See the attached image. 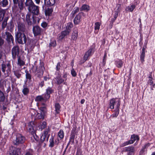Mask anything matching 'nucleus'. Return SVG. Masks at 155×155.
<instances>
[{"instance_id":"obj_4","label":"nucleus","mask_w":155,"mask_h":155,"mask_svg":"<svg viewBox=\"0 0 155 155\" xmlns=\"http://www.w3.org/2000/svg\"><path fill=\"white\" fill-rule=\"evenodd\" d=\"M44 63L40 62L38 67L36 68V71L35 75L39 78H41L43 75L44 71L45 70Z\"/></svg>"},{"instance_id":"obj_62","label":"nucleus","mask_w":155,"mask_h":155,"mask_svg":"<svg viewBox=\"0 0 155 155\" xmlns=\"http://www.w3.org/2000/svg\"><path fill=\"white\" fill-rule=\"evenodd\" d=\"M33 137L35 139V140L37 141L38 140V137L36 135V134H35V135L34 134L32 135Z\"/></svg>"},{"instance_id":"obj_7","label":"nucleus","mask_w":155,"mask_h":155,"mask_svg":"<svg viewBox=\"0 0 155 155\" xmlns=\"http://www.w3.org/2000/svg\"><path fill=\"white\" fill-rule=\"evenodd\" d=\"M2 37L3 38H5L6 41L9 44H10L11 43H13L14 38L9 32L6 31L5 33H3L2 34Z\"/></svg>"},{"instance_id":"obj_42","label":"nucleus","mask_w":155,"mask_h":155,"mask_svg":"<svg viewBox=\"0 0 155 155\" xmlns=\"http://www.w3.org/2000/svg\"><path fill=\"white\" fill-rule=\"evenodd\" d=\"M25 73H26V78L27 79L31 80V76L30 74L27 70H25Z\"/></svg>"},{"instance_id":"obj_17","label":"nucleus","mask_w":155,"mask_h":155,"mask_svg":"<svg viewBox=\"0 0 155 155\" xmlns=\"http://www.w3.org/2000/svg\"><path fill=\"white\" fill-rule=\"evenodd\" d=\"M82 14L81 13H79L74 18V23L75 25L79 24L81 20Z\"/></svg>"},{"instance_id":"obj_50","label":"nucleus","mask_w":155,"mask_h":155,"mask_svg":"<svg viewBox=\"0 0 155 155\" xmlns=\"http://www.w3.org/2000/svg\"><path fill=\"white\" fill-rule=\"evenodd\" d=\"M53 92V91L52 89L50 87H48V88L46 89V93L49 95L52 93Z\"/></svg>"},{"instance_id":"obj_38","label":"nucleus","mask_w":155,"mask_h":155,"mask_svg":"<svg viewBox=\"0 0 155 155\" xmlns=\"http://www.w3.org/2000/svg\"><path fill=\"white\" fill-rule=\"evenodd\" d=\"M91 66H92V64L90 63H88L87 65V67H88V69L90 71V73L87 74V75H86L87 77L90 76L92 74V71H91L92 69L91 68Z\"/></svg>"},{"instance_id":"obj_51","label":"nucleus","mask_w":155,"mask_h":155,"mask_svg":"<svg viewBox=\"0 0 155 155\" xmlns=\"http://www.w3.org/2000/svg\"><path fill=\"white\" fill-rule=\"evenodd\" d=\"M79 10V8L76 7L74 8V10L72 12L73 15H75L76 13L78 12Z\"/></svg>"},{"instance_id":"obj_25","label":"nucleus","mask_w":155,"mask_h":155,"mask_svg":"<svg viewBox=\"0 0 155 155\" xmlns=\"http://www.w3.org/2000/svg\"><path fill=\"white\" fill-rule=\"evenodd\" d=\"M8 0H2L0 1V5L1 7H5L8 5Z\"/></svg>"},{"instance_id":"obj_27","label":"nucleus","mask_w":155,"mask_h":155,"mask_svg":"<svg viewBox=\"0 0 155 155\" xmlns=\"http://www.w3.org/2000/svg\"><path fill=\"white\" fill-rule=\"evenodd\" d=\"M8 19V17H5L2 24V29H4L6 27L7 25V21Z\"/></svg>"},{"instance_id":"obj_20","label":"nucleus","mask_w":155,"mask_h":155,"mask_svg":"<svg viewBox=\"0 0 155 155\" xmlns=\"http://www.w3.org/2000/svg\"><path fill=\"white\" fill-rule=\"evenodd\" d=\"M45 4L49 6H51L55 4V0H44Z\"/></svg>"},{"instance_id":"obj_5","label":"nucleus","mask_w":155,"mask_h":155,"mask_svg":"<svg viewBox=\"0 0 155 155\" xmlns=\"http://www.w3.org/2000/svg\"><path fill=\"white\" fill-rule=\"evenodd\" d=\"M43 129H44V133L41 137V142H43L44 141H48V138L50 136V129L48 127H44Z\"/></svg>"},{"instance_id":"obj_24","label":"nucleus","mask_w":155,"mask_h":155,"mask_svg":"<svg viewBox=\"0 0 155 155\" xmlns=\"http://www.w3.org/2000/svg\"><path fill=\"white\" fill-rule=\"evenodd\" d=\"M57 84L60 85L64 82V79H63L60 76H58L55 78Z\"/></svg>"},{"instance_id":"obj_47","label":"nucleus","mask_w":155,"mask_h":155,"mask_svg":"<svg viewBox=\"0 0 155 155\" xmlns=\"http://www.w3.org/2000/svg\"><path fill=\"white\" fill-rule=\"evenodd\" d=\"M59 137L61 139L63 138L64 137V132L62 130H60L58 134Z\"/></svg>"},{"instance_id":"obj_58","label":"nucleus","mask_w":155,"mask_h":155,"mask_svg":"<svg viewBox=\"0 0 155 155\" xmlns=\"http://www.w3.org/2000/svg\"><path fill=\"white\" fill-rule=\"evenodd\" d=\"M4 41L0 37V47L2 46L4 43Z\"/></svg>"},{"instance_id":"obj_60","label":"nucleus","mask_w":155,"mask_h":155,"mask_svg":"<svg viewBox=\"0 0 155 155\" xmlns=\"http://www.w3.org/2000/svg\"><path fill=\"white\" fill-rule=\"evenodd\" d=\"M35 17L36 18V22H37L38 23H39L40 20L41 19V17L39 16V17H37L35 16Z\"/></svg>"},{"instance_id":"obj_64","label":"nucleus","mask_w":155,"mask_h":155,"mask_svg":"<svg viewBox=\"0 0 155 155\" xmlns=\"http://www.w3.org/2000/svg\"><path fill=\"white\" fill-rule=\"evenodd\" d=\"M59 139L58 138H57L55 140V144L56 145H58L59 143Z\"/></svg>"},{"instance_id":"obj_1","label":"nucleus","mask_w":155,"mask_h":155,"mask_svg":"<svg viewBox=\"0 0 155 155\" xmlns=\"http://www.w3.org/2000/svg\"><path fill=\"white\" fill-rule=\"evenodd\" d=\"M1 70L4 74V76L6 78L9 76L11 71V66L9 63H3L1 65Z\"/></svg>"},{"instance_id":"obj_18","label":"nucleus","mask_w":155,"mask_h":155,"mask_svg":"<svg viewBox=\"0 0 155 155\" xmlns=\"http://www.w3.org/2000/svg\"><path fill=\"white\" fill-rule=\"evenodd\" d=\"M36 130L37 127H29L28 129V131L32 135H35Z\"/></svg>"},{"instance_id":"obj_46","label":"nucleus","mask_w":155,"mask_h":155,"mask_svg":"<svg viewBox=\"0 0 155 155\" xmlns=\"http://www.w3.org/2000/svg\"><path fill=\"white\" fill-rule=\"evenodd\" d=\"M52 12V10L51 9L49 8H48L47 9L45 10V13L46 15H49Z\"/></svg>"},{"instance_id":"obj_11","label":"nucleus","mask_w":155,"mask_h":155,"mask_svg":"<svg viewBox=\"0 0 155 155\" xmlns=\"http://www.w3.org/2000/svg\"><path fill=\"white\" fill-rule=\"evenodd\" d=\"M29 11L32 13L34 15H38L39 13V7L34 4L28 8Z\"/></svg>"},{"instance_id":"obj_34","label":"nucleus","mask_w":155,"mask_h":155,"mask_svg":"<svg viewBox=\"0 0 155 155\" xmlns=\"http://www.w3.org/2000/svg\"><path fill=\"white\" fill-rule=\"evenodd\" d=\"M131 140H132L133 142V143L136 140L138 141L139 140V138L138 136L137 135H135V134H133L131 136Z\"/></svg>"},{"instance_id":"obj_41","label":"nucleus","mask_w":155,"mask_h":155,"mask_svg":"<svg viewBox=\"0 0 155 155\" xmlns=\"http://www.w3.org/2000/svg\"><path fill=\"white\" fill-rule=\"evenodd\" d=\"M145 57V53L142 52L140 55V59L141 62H143L144 61V58Z\"/></svg>"},{"instance_id":"obj_15","label":"nucleus","mask_w":155,"mask_h":155,"mask_svg":"<svg viewBox=\"0 0 155 155\" xmlns=\"http://www.w3.org/2000/svg\"><path fill=\"white\" fill-rule=\"evenodd\" d=\"M13 2L15 6L18 4V7L20 10H22L23 8V3L22 0H13Z\"/></svg>"},{"instance_id":"obj_53","label":"nucleus","mask_w":155,"mask_h":155,"mask_svg":"<svg viewBox=\"0 0 155 155\" xmlns=\"http://www.w3.org/2000/svg\"><path fill=\"white\" fill-rule=\"evenodd\" d=\"M10 28L11 29H12L14 27V25L12 20H11L10 23L8 24Z\"/></svg>"},{"instance_id":"obj_28","label":"nucleus","mask_w":155,"mask_h":155,"mask_svg":"<svg viewBox=\"0 0 155 155\" xmlns=\"http://www.w3.org/2000/svg\"><path fill=\"white\" fill-rule=\"evenodd\" d=\"M78 36V32L77 29H75L72 34L71 38L73 40H76Z\"/></svg>"},{"instance_id":"obj_48","label":"nucleus","mask_w":155,"mask_h":155,"mask_svg":"<svg viewBox=\"0 0 155 155\" xmlns=\"http://www.w3.org/2000/svg\"><path fill=\"white\" fill-rule=\"evenodd\" d=\"M25 155H34V152L33 150L30 149L26 151Z\"/></svg>"},{"instance_id":"obj_13","label":"nucleus","mask_w":155,"mask_h":155,"mask_svg":"<svg viewBox=\"0 0 155 155\" xmlns=\"http://www.w3.org/2000/svg\"><path fill=\"white\" fill-rule=\"evenodd\" d=\"M124 151L127 152V155H134L135 153V148L132 146H130L125 147Z\"/></svg>"},{"instance_id":"obj_44","label":"nucleus","mask_w":155,"mask_h":155,"mask_svg":"<svg viewBox=\"0 0 155 155\" xmlns=\"http://www.w3.org/2000/svg\"><path fill=\"white\" fill-rule=\"evenodd\" d=\"M56 42L55 40H51L49 45V47H54L56 46Z\"/></svg>"},{"instance_id":"obj_8","label":"nucleus","mask_w":155,"mask_h":155,"mask_svg":"<svg viewBox=\"0 0 155 155\" xmlns=\"http://www.w3.org/2000/svg\"><path fill=\"white\" fill-rule=\"evenodd\" d=\"M42 104L44 106L40 108V110L41 111L40 112V113H37L35 116V119H39L43 118L46 112V106L44 105V103H42Z\"/></svg>"},{"instance_id":"obj_49","label":"nucleus","mask_w":155,"mask_h":155,"mask_svg":"<svg viewBox=\"0 0 155 155\" xmlns=\"http://www.w3.org/2000/svg\"><path fill=\"white\" fill-rule=\"evenodd\" d=\"M118 13H119L117 12H115V14L114 15V18H112L111 21L113 22H114L115 20L116 19L118 16Z\"/></svg>"},{"instance_id":"obj_12","label":"nucleus","mask_w":155,"mask_h":155,"mask_svg":"<svg viewBox=\"0 0 155 155\" xmlns=\"http://www.w3.org/2000/svg\"><path fill=\"white\" fill-rule=\"evenodd\" d=\"M32 30L35 36L41 35L43 31L42 29L38 26H34Z\"/></svg>"},{"instance_id":"obj_43","label":"nucleus","mask_w":155,"mask_h":155,"mask_svg":"<svg viewBox=\"0 0 155 155\" xmlns=\"http://www.w3.org/2000/svg\"><path fill=\"white\" fill-rule=\"evenodd\" d=\"M132 143H133V142L132 141V140H130L124 142L122 144L121 146L122 147H124L128 144H130Z\"/></svg>"},{"instance_id":"obj_30","label":"nucleus","mask_w":155,"mask_h":155,"mask_svg":"<svg viewBox=\"0 0 155 155\" xmlns=\"http://www.w3.org/2000/svg\"><path fill=\"white\" fill-rule=\"evenodd\" d=\"M50 144L49 147H54L55 144V142L54 141V137L53 136H51L49 140Z\"/></svg>"},{"instance_id":"obj_52","label":"nucleus","mask_w":155,"mask_h":155,"mask_svg":"<svg viewBox=\"0 0 155 155\" xmlns=\"http://www.w3.org/2000/svg\"><path fill=\"white\" fill-rule=\"evenodd\" d=\"M120 7L121 5L120 4H117L116 6V10L115 12H117L119 13L120 11Z\"/></svg>"},{"instance_id":"obj_61","label":"nucleus","mask_w":155,"mask_h":155,"mask_svg":"<svg viewBox=\"0 0 155 155\" xmlns=\"http://www.w3.org/2000/svg\"><path fill=\"white\" fill-rule=\"evenodd\" d=\"M34 125H35V122L33 121H31L28 124V126H33Z\"/></svg>"},{"instance_id":"obj_36","label":"nucleus","mask_w":155,"mask_h":155,"mask_svg":"<svg viewBox=\"0 0 155 155\" xmlns=\"http://www.w3.org/2000/svg\"><path fill=\"white\" fill-rule=\"evenodd\" d=\"M21 71V70H20V71L18 70H17L15 71H14L15 75L16 76V77L18 78H19L21 77V74L20 72V71Z\"/></svg>"},{"instance_id":"obj_23","label":"nucleus","mask_w":155,"mask_h":155,"mask_svg":"<svg viewBox=\"0 0 155 155\" xmlns=\"http://www.w3.org/2000/svg\"><path fill=\"white\" fill-rule=\"evenodd\" d=\"M80 9L81 11H84L85 12H88L90 10V7L87 5L84 4L80 8Z\"/></svg>"},{"instance_id":"obj_10","label":"nucleus","mask_w":155,"mask_h":155,"mask_svg":"<svg viewBox=\"0 0 155 155\" xmlns=\"http://www.w3.org/2000/svg\"><path fill=\"white\" fill-rule=\"evenodd\" d=\"M19 52V48L18 46H15L13 47L12 50V58L15 59L17 58L20 57Z\"/></svg>"},{"instance_id":"obj_54","label":"nucleus","mask_w":155,"mask_h":155,"mask_svg":"<svg viewBox=\"0 0 155 155\" xmlns=\"http://www.w3.org/2000/svg\"><path fill=\"white\" fill-rule=\"evenodd\" d=\"M71 73L73 77H75L76 76V73L73 68L71 70Z\"/></svg>"},{"instance_id":"obj_55","label":"nucleus","mask_w":155,"mask_h":155,"mask_svg":"<svg viewBox=\"0 0 155 155\" xmlns=\"http://www.w3.org/2000/svg\"><path fill=\"white\" fill-rule=\"evenodd\" d=\"M148 83L151 86H153V87H154L155 84H153V81L152 79H149L148 81Z\"/></svg>"},{"instance_id":"obj_21","label":"nucleus","mask_w":155,"mask_h":155,"mask_svg":"<svg viewBox=\"0 0 155 155\" xmlns=\"http://www.w3.org/2000/svg\"><path fill=\"white\" fill-rule=\"evenodd\" d=\"M70 32L68 31L65 30L61 32V35L60 37L61 39H63L65 36L69 35Z\"/></svg>"},{"instance_id":"obj_31","label":"nucleus","mask_w":155,"mask_h":155,"mask_svg":"<svg viewBox=\"0 0 155 155\" xmlns=\"http://www.w3.org/2000/svg\"><path fill=\"white\" fill-rule=\"evenodd\" d=\"M114 112L111 116L113 118L116 117L119 114V108L115 109L114 110Z\"/></svg>"},{"instance_id":"obj_63","label":"nucleus","mask_w":155,"mask_h":155,"mask_svg":"<svg viewBox=\"0 0 155 155\" xmlns=\"http://www.w3.org/2000/svg\"><path fill=\"white\" fill-rule=\"evenodd\" d=\"M54 27L58 28H59V26H58V22H55L54 24Z\"/></svg>"},{"instance_id":"obj_19","label":"nucleus","mask_w":155,"mask_h":155,"mask_svg":"<svg viewBox=\"0 0 155 155\" xmlns=\"http://www.w3.org/2000/svg\"><path fill=\"white\" fill-rule=\"evenodd\" d=\"M6 13V9H0V22L2 21Z\"/></svg>"},{"instance_id":"obj_26","label":"nucleus","mask_w":155,"mask_h":155,"mask_svg":"<svg viewBox=\"0 0 155 155\" xmlns=\"http://www.w3.org/2000/svg\"><path fill=\"white\" fill-rule=\"evenodd\" d=\"M18 58L17 64L18 66L21 67L25 64V62L21 59L20 57H19Z\"/></svg>"},{"instance_id":"obj_33","label":"nucleus","mask_w":155,"mask_h":155,"mask_svg":"<svg viewBox=\"0 0 155 155\" xmlns=\"http://www.w3.org/2000/svg\"><path fill=\"white\" fill-rule=\"evenodd\" d=\"M23 87V88L22 90V92L24 95H26L29 93V89L25 85H24Z\"/></svg>"},{"instance_id":"obj_56","label":"nucleus","mask_w":155,"mask_h":155,"mask_svg":"<svg viewBox=\"0 0 155 155\" xmlns=\"http://www.w3.org/2000/svg\"><path fill=\"white\" fill-rule=\"evenodd\" d=\"M50 95L48 94L47 93H46V94H45L44 96V98L45 99V101L46 100L49 98L50 97Z\"/></svg>"},{"instance_id":"obj_45","label":"nucleus","mask_w":155,"mask_h":155,"mask_svg":"<svg viewBox=\"0 0 155 155\" xmlns=\"http://www.w3.org/2000/svg\"><path fill=\"white\" fill-rule=\"evenodd\" d=\"M101 23L99 22H97L95 23L94 29L95 30H99L100 29V26L101 25Z\"/></svg>"},{"instance_id":"obj_59","label":"nucleus","mask_w":155,"mask_h":155,"mask_svg":"<svg viewBox=\"0 0 155 155\" xmlns=\"http://www.w3.org/2000/svg\"><path fill=\"white\" fill-rule=\"evenodd\" d=\"M61 64L60 62H58L57 64V65L56 66V69L57 71H59L60 69V68L61 67Z\"/></svg>"},{"instance_id":"obj_32","label":"nucleus","mask_w":155,"mask_h":155,"mask_svg":"<svg viewBox=\"0 0 155 155\" xmlns=\"http://www.w3.org/2000/svg\"><path fill=\"white\" fill-rule=\"evenodd\" d=\"M115 63L117 66L119 68L122 67L123 62L121 60H119L115 61Z\"/></svg>"},{"instance_id":"obj_29","label":"nucleus","mask_w":155,"mask_h":155,"mask_svg":"<svg viewBox=\"0 0 155 155\" xmlns=\"http://www.w3.org/2000/svg\"><path fill=\"white\" fill-rule=\"evenodd\" d=\"M35 101L37 102H45V99L41 95L38 96L35 99Z\"/></svg>"},{"instance_id":"obj_37","label":"nucleus","mask_w":155,"mask_h":155,"mask_svg":"<svg viewBox=\"0 0 155 155\" xmlns=\"http://www.w3.org/2000/svg\"><path fill=\"white\" fill-rule=\"evenodd\" d=\"M5 100V97L3 93L0 90V102H4Z\"/></svg>"},{"instance_id":"obj_57","label":"nucleus","mask_w":155,"mask_h":155,"mask_svg":"<svg viewBox=\"0 0 155 155\" xmlns=\"http://www.w3.org/2000/svg\"><path fill=\"white\" fill-rule=\"evenodd\" d=\"M47 23L45 21L43 22L41 24V25L43 28H46L47 26Z\"/></svg>"},{"instance_id":"obj_2","label":"nucleus","mask_w":155,"mask_h":155,"mask_svg":"<svg viewBox=\"0 0 155 155\" xmlns=\"http://www.w3.org/2000/svg\"><path fill=\"white\" fill-rule=\"evenodd\" d=\"M15 36L16 39L18 43L21 44L26 43L27 38L24 33L19 31L17 33Z\"/></svg>"},{"instance_id":"obj_14","label":"nucleus","mask_w":155,"mask_h":155,"mask_svg":"<svg viewBox=\"0 0 155 155\" xmlns=\"http://www.w3.org/2000/svg\"><path fill=\"white\" fill-rule=\"evenodd\" d=\"M94 52V49L92 48H90L86 52L84 57V62L85 61L89 56H91Z\"/></svg>"},{"instance_id":"obj_6","label":"nucleus","mask_w":155,"mask_h":155,"mask_svg":"<svg viewBox=\"0 0 155 155\" xmlns=\"http://www.w3.org/2000/svg\"><path fill=\"white\" fill-rule=\"evenodd\" d=\"M26 21L29 25H31L36 23V18L35 16L32 15L30 13H28L26 15Z\"/></svg>"},{"instance_id":"obj_40","label":"nucleus","mask_w":155,"mask_h":155,"mask_svg":"<svg viewBox=\"0 0 155 155\" xmlns=\"http://www.w3.org/2000/svg\"><path fill=\"white\" fill-rule=\"evenodd\" d=\"M55 111L57 114H58L60 111V106L59 104H56L55 105Z\"/></svg>"},{"instance_id":"obj_16","label":"nucleus","mask_w":155,"mask_h":155,"mask_svg":"<svg viewBox=\"0 0 155 155\" xmlns=\"http://www.w3.org/2000/svg\"><path fill=\"white\" fill-rule=\"evenodd\" d=\"M18 29L19 31L24 32L26 30L25 26V24L22 23L18 22Z\"/></svg>"},{"instance_id":"obj_22","label":"nucleus","mask_w":155,"mask_h":155,"mask_svg":"<svg viewBox=\"0 0 155 155\" xmlns=\"http://www.w3.org/2000/svg\"><path fill=\"white\" fill-rule=\"evenodd\" d=\"M25 4L26 7H28V8H29L30 7L32 6L34 4L32 0H26L25 2Z\"/></svg>"},{"instance_id":"obj_35","label":"nucleus","mask_w":155,"mask_h":155,"mask_svg":"<svg viewBox=\"0 0 155 155\" xmlns=\"http://www.w3.org/2000/svg\"><path fill=\"white\" fill-rule=\"evenodd\" d=\"M135 8V6L134 5H132L130 6H129L127 7L125 10L126 11H129L132 12Z\"/></svg>"},{"instance_id":"obj_39","label":"nucleus","mask_w":155,"mask_h":155,"mask_svg":"<svg viewBox=\"0 0 155 155\" xmlns=\"http://www.w3.org/2000/svg\"><path fill=\"white\" fill-rule=\"evenodd\" d=\"M73 27V24L72 23L69 22L67 23L66 26V30L69 31L70 32L71 29Z\"/></svg>"},{"instance_id":"obj_3","label":"nucleus","mask_w":155,"mask_h":155,"mask_svg":"<svg viewBox=\"0 0 155 155\" xmlns=\"http://www.w3.org/2000/svg\"><path fill=\"white\" fill-rule=\"evenodd\" d=\"M120 100L117 98H112L110 100L109 104V108L113 109L115 107V109L119 108Z\"/></svg>"},{"instance_id":"obj_9","label":"nucleus","mask_w":155,"mask_h":155,"mask_svg":"<svg viewBox=\"0 0 155 155\" xmlns=\"http://www.w3.org/2000/svg\"><path fill=\"white\" fill-rule=\"evenodd\" d=\"M25 138L21 134H17L16 135V139L14 141L15 145H18L23 143L25 141Z\"/></svg>"}]
</instances>
